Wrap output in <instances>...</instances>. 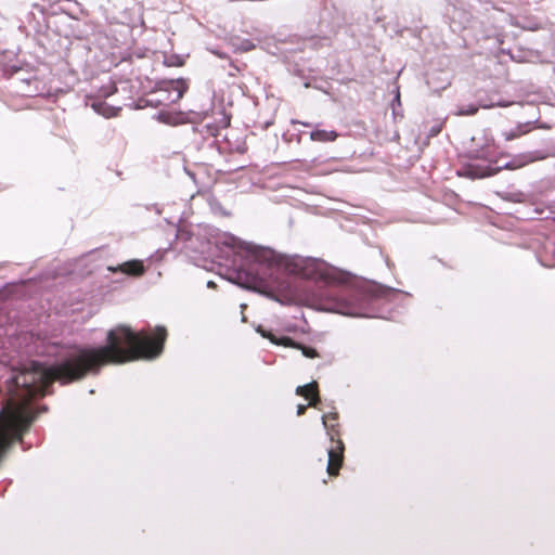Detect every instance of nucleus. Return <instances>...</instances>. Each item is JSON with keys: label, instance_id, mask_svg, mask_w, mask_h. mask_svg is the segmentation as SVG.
<instances>
[{"label": "nucleus", "instance_id": "obj_1", "mask_svg": "<svg viewBox=\"0 0 555 555\" xmlns=\"http://www.w3.org/2000/svg\"><path fill=\"white\" fill-rule=\"evenodd\" d=\"M166 338L164 326H156L150 333L118 324L107 332L104 346L79 348L49 367L33 362L29 369L16 373L8 380L9 398L0 411V457L13 442L22 440L36 417L31 401L50 393L55 380L69 384L98 374L105 365L155 359L162 354Z\"/></svg>", "mask_w": 555, "mask_h": 555}, {"label": "nucleus", "instance_id": "obj_2", "mask_svg": "<svg viewBox=\"0 0 555 555\" xmlns=\"http://www.w3.org/2000/svg\"><path fill=\"white\" fill-rule=\"evenodd\" d=\"M539 157L532 156L529 154H521L516 156L514 159H512L509 163L505 164L502 167H491V166H480L476 164H468L462 168L461 171H459L460 176L467 177L470 179H480L490 177L493 175H496L502 168L506 169H518L521 168L530 163H533Z\"/></svg>", "mask_w": 555, "mask_h": 555}, {"label": "nucleus", "instance_id": "obj_3", "mask_svg": "<svg viewBox=\"0 0 555 555\" xmlns=\"http://www.w3.org/2000/svg\"><path fill=\"white\" fill-rule=\"evenodd\" d=\"M498 145L493 135L488 130L476 133L470 139L467 156L472 159H483L491 162L495 156Z\"/></svg>", "mask_w": 555, "mask_h": 555}, {"label": "nucleus", "instance_id": "obj_4", "mask_svg": "<svg viewBox=\"0 0 555 555\" xmlns=\"http://www.w3.org/2000/svg\"><path fill=\"white\" fill-rule=\"evenodd\" d=\"M332 446L328 448L327 468L326 472L331 477H336L344 464L345 444L343 440L331 441Z\"/></svg>", "mask_w": 555, "mask_h": 555}, {"label": "nucleus", "instance_id": "obj_5", "mask_svg": "<svg viewBox=\"0 0 555 555\" xmlns=\"http://www.w3.org/2000/svg\"><path fill=\"white\" fill-rule=\"evenodd\" d=\"M339 416L336 411H332L325 413L322 416V423L326 430V434L331 441L341 440L340 438V425H339Z\"/></svg>", "mask_w": 555, "mask_h": 555}, {"label": "nucleus", "instance_id": "obj_6", "mask_svg": "<svg viewBox=\"0 0 555 555\" xmlns=\"http://www.w3.org/2000/svg\"><path fill=\"white\" fill-rule=\"evenodd\" d=\"M296 395L301 396L309 400V406L318 408L320 403L319 385L317 382H311L304 386L296 388Z\"/></svg>", "mask_w": 555, "mask_h": 555}, {"label": "nucleus", "instance_id": "obj_7", "mask_svg": "<svg viewBox=\"0 0 555 555\" xmlns=\"http://www.w3.org/2000/svg\"><path fill=\"white\" fill-rule=\"evenodd\" d=\"M111 271L117 272L120 271L127 275L131 276H141L144 272V266L141 260H130L121 263L117 269L109 268Z\"/></svg>", "mask_w": 555, "mask_h": 555}, {"label": "nucleus", "instance_id": "obj_8", "mask_svg": "<svg viewBox=\"0 0 555 555\" xmlns=\"http://www.w3.org/2000/svg\"><path fill=\"white\" fill-rule=\"evenodd\" d=\"M257 331L261 334L262 337L268 338L271 343H273L275 345L289 347V348H294V349H298V347H299L300 343L295 341L293 338H291L288 336H283V337L276 338L272 333L267 332V331L262 330L261 327H259Z\"/></svg>", "mask_w": 555, "mask_h": 555}, {"label": "nucleus", "instance_id": "obj_9", "mask_svg": "<svg viewBox=\"0 0 555 555\" xmlns=\"http://www.w3.org/2000/svg\"><path fill=\"white\" fill-rule=\"evenodd\" d=\"M338 138L334 130H314L310 133V139L315 142H333Z\"/></svg>", "mask_w": 555, "mask_h": 555}, {"label": "nucleus", "instance_id": "obj_10", "mask_svg": "<svg viewBox=\"0 0 555 555\" xmlns=\"http://www.w3.org/2000/svg\"><path fill=\"white\" fill-rule=\"evenodd\" d=\"M170 86H171L172 90H175L177 92L175 101L182 99L184 92L188 89L186 82L183 79H178V80L170 81Z\"/></svg>", "mask_w": 555, "mask_h": 555}, {"label": "nucleus", "instance_id": "obj_11", "mask_svg": "<svg viewBox=\"0 0 555 555\" xmlns=\"http://www.w3.org/2000/svg\"><path fill=\"white\" fill-rule=\"evenodd\" d=\"M338 312L343 313V314H347V315H358L359 312L357 311V309L351 306L350 304H338Z\"/></svg>", "mask_w": 555, "mask_h": 555}, {"label": "nucleus", "instance_id": "obj_12", "mask_svg": "<svg viewBox=\"0 0 555 555\" xmlns=\"http://www.w3.org/2000/svg\"><path fill=\"white\" fill-rule=\"evenodd\" d=\"M526 133V130H522L521 127H517L516 129L514 130H511V131H506L503 133V137L506 141H512L514 139H517L519 137H521L522 134Z\"/></svg>", "mask_w": 555, "mask_h": 555}, {"label": "nucleus", "instance_id": "obj_13", "mask_svg": "<svg viewBox=\"0 0 555 555\" xmlns=\"http://www.w3.org/2000/svg\"><path fill=\"white\" fill-rule=\"evenodd\" d=\"M298 350H300L306 358L314 359L319 357L317 349L302 344H299Z\"/></svg>", "mask_w": 555, "mask_h": 555}, {"label": "nucleus", "instance_id": "obj_14", "mask_svg": "<svg viewBox=\"0 0 555 555\" xmlns=\"http://www.w3.org/2000/svg\"><path fill=\"white\" fill-rule=\"evenodd\" d=\"M103 106H104V104H103L102 102H94V103L92 104V107H93L96 112H99V113L103 114L104 116H106V117H111V116H113V115H114V113H113V111H114V109H113V108H111V107H109V108H107L109 112H106V111H102Z\"/></svg>", "mask_w": 555, "mask_h": 555}, {"label": "nucleus", "instance_id": "obj_15", "mask_svg": "<svg viewBox=\"0 0 555 555\" xmlns=\"http://www.w3.org/2000/svg\"><path fill=\"white\" fill-rule=\"evenodd\" d=\"M477 112H478V107H476L475 105H468L467 108H465V109L462 108L459 112V115H461V116L475 115Z\"/></svg>", "mask_w": 555, "mask_h": 555}, {"label": "nucleus", "instance_id": "obj_16", "mask_svg": "<svg viewBox=\"0 0 555 555\" xmlns=\"http://www.w3.org/2000/svg\"><path fill=\"white\" fill-rule=\"evenodd\" d=\"M442 130V124L441 122H438L436 125H434L430 129H429V137H436L437 134L440 133V131Z\"/></svg>", "mask_w": 555, "mask_h": 555}, {"label": "nucleus", "instance_id": "obj_17", "mask_svg": "<svg viewBox=\"0 0 555 555\" xmlns=\"http://www.w3.org/2000/svg\"><path fill=\"white\" fill-rule=\"evenodd\" d=\"M306 411H307V406H306V405H304V404H299V405L297 406V415H298V416L304 415V414L306 413Z\"/></svg>", "mask_w": 555, "mask_h": 555}, {"label": "nucleus", "instance_id": "obj_18", "mask_svg": "<svg viewBox=\"0 0 555 555\" xmlns=\"http://www.w3.org/2000/svg\"><path fill=\"white\" fill-rule=\"evenodd\" d=\"M366 294H369V295H370V296H372V297H376V296H377V294L374 292V289H373V288L367 289V291H366Z\"/></svg>", "mask_w": 555, "mask_h": 555}, {"label": "nucleus", "instance_id": "obj_19", "mask_svg": "<svg viewBox=\"0 0 555 555\" xmlns=\"http://www.w3.org/2000/svg\"><path fill=\"white\" fill-rule=\"evenodd\" d=\"M207 285H208V287H215V283L211 281H209Z\"/></svg>", "mask_w": 555, "mask_h": 555}, {"label": "nucleus", "instance_id": "obj_20", "mask_svg": "<svg viewBox=\"0 0 555 555\" xmlns=\"http://www.w3.org/2000/svg\"><path fill=\"white\" fill-rule=\"evenodd\" d=\"M299 124H300V125H302V126H305V127H309V126H310V124H308V122L299 121Z\"/></svg>", "mask_w": 555, "mask_h": 555}]
</instances>
